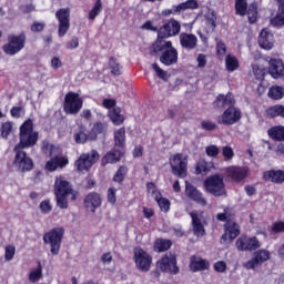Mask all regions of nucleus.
<instances>
[{"label": "nucleus", "mask_w": 284, "mask_h": 284, "mask_svg": "<svg viewBox=\"0 0 284 284\" xmlns=\"http://www.w3.org/2000/svg\"><path fill=\"white\" fill-rule=\"evenodd\" d=\"M257 8L258 7L256 6V3H252L248 7V10H246L245 14H247V19H248L250 23H256V19L258 18V12L256 11Z\"/></svg>", "instance_id": "41"}, {"label": "nucleus", "mask_w": 284, "mask_h": 284, "mask_svg": "<svg viewBox=\"0 0 284 284\" xmlns=\"http://www.w3.org/2000/svg\"><path fill=\"white\" fill-rule=\"evenodd\" d=\"M146 189H148V192L149 194H151V196L155 200V199H159V196H161V192H159L156 190V185H154V183H148L146 184Z\"/></svg>", "instance_id": "53"}, {"label": "nucleus", "mask_w": 284, "mask_h": 284, "mask_svg": "<svg viewBox=\"0 0 284 284\" xmlns=\"http://www.w3.org/2000/svg\"><path fill=\"white\" fill-rule=\"evenodd\" d=\"M204 190L213 196H227L225 182L223 181V175L221 174H214L206 178L204 181Z\"/></svg>", "instance_id": "4"}, {"label": "nucleus", "mask_w": 284, "mask_h": 284, "mask_svg": "<svg viewBox=\"0 0 284 284\" xmlns=\"http://www.w3.org/2000/svg\"><path fill=\"white\" fill-rule=\"evenodd\" d=\"M84 206L87 210H89V212H95L97 207L101 206V195L97 193H90L84 199Z\"/></svg>", "instance_id": "27"}, {"label": "nucleus", "mask_w": 284, "mask_h": 284, "mask_svg": "<svg viewBox=\"0 0 284 284\" xmlns=\"http://www.w3.org/2000/svg\"><path fill=\"white\" fill-rule=\"evenodd\" d=\"M88 141H97V134H85L83 131L75 134V143H85Z\"/></svg>", "instance_id": "38"}, {"label": "nucleus", "mask_w": 284, "mask_h": 284, "mask_svg": "<svg viewBox=\"0 0 284 284\" xmlns=\"http://www.w3.org/2000/svg\"><path fill=\"white\" fill-rule=\"evenodd\" d=\"M114 140H115L114 148H118V150L124 151L123 146L125 145V129L121 128L118 131H115Z\"/></svg>", "instance_id": "31"}, {"label": "nucleus", "mask_w": 284, "mask_h": 284, "mask_svg": "<svg viewBox=\"0 0 284 284\" xmlns=\"http://www.w3.org/2000/svg\"><path fill=\"white\" fill-rule=\"evenodd\" d=\"M268 136L274 141H284V126H275L270 129Z\"/></svg>", "instance_id": "33"}, {"label": "nucleus", "mask_w": 284, "mask_h": 284, "mask_svg": "<svg viewBox=\"0 0 284 284\" xmlns=\"http://www.w3.org/2000/svg\"><path fill=\"white\" fill-rule=\"evenodd\" d=\"M196 174H207L210 172V163L205 160H200L195 169Z\"/></svg>", "instance_id": "45"}, {"label": "nucleus", "mask_w": 284, "mask_h": 284, "mask_svg": "<svg viewBox=\"0 0 284 284\" xmlns=\"http://www.w3.org/2000/svg\"><path fill=\"white\" fill-rule=\"evenodd\" d=\"M215 272H219V274H223L227 270V263L225 261H217L214 264Z\"/></svg>", "instance_id": "55"}, {"label": "nucleus", "mask_w": 284, "mask_h": 284, "mask_svg": "<svg viewBox=\"0 0 284 284\" xmlns=\"http://www.w3.org/2000/svg\"><path fill=\"white\" fill-rule=\"evenodd\" d=\"M268 73L273 79H283L284 63L281 59H271L268 61Z\"/></svg>", "instance_id": "21"}, {"label": "nucleus", "mask_w": 284, "mask_h": 284, "mask_svg": "<svg viewBox=\"0 0 284 284\" xmlns=\"http://www.w3.org/2000/svg\"><path fill=\"white\" fill-rule=\"evenodd\" d=\"M258 45L263 50H272L274 48V36L267 29H263L260 32Z\"/></svg>", "instance_id": "25"}, {"label": "nucleus", "mask_w": 284, "mask_h": 284, "mask_svg": "<svg viewBox=\"0 0 284 284\" xmlns=\"http://www.w3.org/2000/svg\"><path fill=\"white\" fill-rule=\"evenodd\" d=\"M190 267L192 272H202V270H207V267H210V263L205 260L193 257Z\"/></svg>", "instance_id": "30"}, {"label": "nucleus", "mask_w": 284, "mask_h": 284, "mask_svg": "<svg viewBox=\"0 0 284 284\" xmlns=\"http://www.w3.org/2000/svg\"><path fill=\"white\" fill-rule=\"evenodd\" d=\"M236 14L245 17L247 12V0H235Z\"/></svg>", "instance_id": "42"}, {"label": "nucleus", "mask_w": 284, "mask_h": 284, "mask_svg": "<svg viewBox=\"0 0 284 284\" xmlns=\"http://www.w3.org/2000/svg\"><path fill=\"white\" fill-rule=\"evenodd\" d=\"M225 65H226L227 72H234L239 70V60L236 59V57L232 54H227L225 59Z\"/></svg>", "instance_id": "37"}, {"label": "nucleus", "mask_w": 284, "mask_h": 284, "mask_svg": "<svg viewBox=\"0 0 284 284\" xmlns=\"http://www.w3.org/2000/svg\"><path fill=\"white\" fill-rule=\"evenodd\" d=\"M199 8V1L196 0H187L185 2H182L181 4H178L175 8V11H183V10H197Z\"/></svg>", "instance_id": "36"}, {"label": "nucleus", "mask_w": 284, "mask_h": 284, "mask_svg": "<svg viewBox=\"0 0 284 284\" xmlns=\"http://www.w3.org/2000/svg\"><path fill=\"white\" fill-rule=\"evenodd\" d=\"M192 225H193V234L195 236H205V227L203 226V222H201V217L199 214L191 213Z\"/></svg>", "instance_id": "28"}, {"label": "nucleus", "mask_w": 284, "mask_h": 284, "mask_svg": "<svg viewBox=\"0 0 284 284\" xmlns=\"http://www.w3.org/2000/svg\"><path fill=\"white\" fill-rule=\"evenodd\" d=\"M161 212H169L170 211V200L163 197L161 194L155 199Z\"/></svg>", "instance_id": "46"}, {"label": "nucleus", "mask_w": 284, "mask_h": 284, "mask_svg": "<svg viewBox=\"0 0 284 284\" xmlns=\"http://www.w3.org/2000/svg\"><path fill=\"white\" fill-rule=\"evenodd\" d=\"M264 179L271 181V183H284V171L282 170H271L264 173Z\"/></svg>", "instance_id": "29"}, {"label": "nucleus", "mask_w": 284, "mask_h": 284, "mask_svg": "<svg viewBox=\"0 0 284 284\" xmlns=\"http://www.w3.org/2000/svg\"><path fill=\"white\" fill-rule=\"evenodd\" d=\"M271 26H284V4H280L277 14L271 20Z\"/></svg>", "instance_id": "39"}, {"label": "nucleus", "mask_w": 284, "mask_h": 284, "mask_svg": "<svg viewBox=\"0 0 284 284\" xmlns=\"http://www.w3.org/2000/svg\"><path fill=\"white\" fill-rule=\"evenodd\" d=\"M40 210L43 214H49V212H52V205L48 200H44L40 203Z\"/></svg>", "instance_id": "60"}, {"label": "nucleus", "mask_w": 284, "mask_h": 284, "mask_svg": "<svg viewBox=\"0 0 284 284\" xmlns=\"http://www.w3.org/2000/svg\"><path fill=\"white\" fill-rule=\"evenodd\" d=\"M201 128L202 130H207L209 132H212L216 129V123L210 120H204L201 122Z\"/></svg>", "instance_id": "56"}, {"label": "nucleus", "mask_w": 284, "mask_h": 284, "mask_svg": "<svg viewBox=\"0 0 284 284\" xmlns=\"http://www.w3.org/2000/svg\"><path fill=\"white\" fill-rule=\"evenodd\" d=\"M156 265L161 272L168 274H179V266L176 265V254L169 252L161 260L156 262Z\"/></svg>", "instance_id": "11"}, {"label": "nucleus", "mask_w": 284, "mask_h": 284, "mask_svg": "<svg viewBox=\"0 0 284 284\" xmlns=\"http://www.w3.org/2000/svg\"><path fill=\"white\" fill-rule=\"evenodd\" d=\"M125 174H128V168L126 166H120L116 173L113 176V181L115 183H121L125 179Z\"/></svg>", "instance_id": "47"}, {"label": "nucleus", "mask_w": 284, "mask_h": 284, "mask_svg": "<svg viewBox=\"0 0 284 284\" xmlns=\"http://www.w3.org/2000/svg\"><path fill=\"white\" fill-rule=\"evenodd\" d=\"M55 18L59 21L58 37H65L70 30V8L58 10Z\"/></svg>", "instance_id": "17"}, {"label": "nucleus", "mask_w": 284, "mask_h": 284, "mask_svg": "<svg viewBox=\"0 0 284 284\" xmlns=\"http://www.w3.org/2000/svg\"><path fill=\"white\" fill-rule=\"evenodd\" d=\"M250 173V169L246 166H229L226 169V176L233 181V183H241L247 174Z\"/></svg>", "instance_id": "18"}, {"label": "nucleus", "mask_w": 284, "mask_h": 284, "mask_svg": "<svg viewBox=\"0 0 284 284\" xmlns=\"http://www.w3.org/2000/svg\"><path fill=\"white\" fill-rule=\"evenodd\" d=\"M53 192L60 210H68V196L71 201H77V192L72 190L70 182L62 175L55 178Z\"/></svg>", "instance_id": "1"}, {"label": "nucleus", "mask_w": 284, "mask_h": 284, "mask_svg": "<svg viewBox=\"0 0 284 284\" xmlns=\"http://www.w3.org/2000/svg\"><path fill=\"white\" fill-rule=\"evenodd\" d=\"M155 246L158 247L159 252H166V250L172 247V242L170 240H158Z\"/></svg>", "instance_id": "48"}, {"label": "nucleus", "mask_w": 284, "mask_h": 284, "mask_svg": "<svg viewBox=\"0 0 284 284\" xmlns=\"http://www.w3.org/2000/svg\"><path fill=\"white\" fill-rule=\"evenodd\" d=\"M272 254L270 251L265 248L257 250L251 260L243 264L245 270H256V267H261L262 263L270 261Z\"/></svg>", "instance_id": "13"}, {"label": "nucleus", "mask_w": 284, "mask_h": 284, "mask_svg": "<svg viewBox=\"0 0 284 284\" xmlns=\"http://www.w3.org/2000/svg\"><path fill=\"white\" fill-rule=\"evenodd\" d=\"M235 247L239 252H254L261 247V242L256 237L240 236L235 242Z\"/></svg>", "instance_id": "15"}, {"label": "nucleus", "mask_w": 284, "mask_h": 284, "mask_svg": "<svg viewBox=\"0 0 284 284\" xmlns=\"http://www.w3.org/2000/svg\"><path fill=\"white\" fill-rule=\"evenodd\" d=\"M99 161V151L92 150L90 153H83L75 161V168L78 172L88 171Z\"/></svg>", "instance_id": "12"}, {"label": "nucleus", "mask_w": 284, "mask_h": 284, "mask_svg": "<svg viewBox=\"0 0 284 284\" xmlns=\"http://www.w3.org/2000/svg\"><path fill=\"white\" fill-rule=\"evenodd\" d=\"M270 99H274L275 101L281 100L284 97V89L280 85H273L268 90Z\"/></svg>", "instance_id": "35"}, {"label": "nucleus", "mask_w": 284, "mask_h": 284, "mask_svg": "<svg viewBox=\"0 0 284 284\" xmlns=\"http://www.w3.org/2000/svg\"><path fill=\"white\" fill-rule=\"evenodd\" d=\"M153 52H162L160 61L163 65H174L179 61V51L172 45V41L158 39L153 43Z\"/></svg>", "instance_id": "2"}, {"label": "nucleus", "mask_w": 284, "mask_h": 284, "mask_svg": "<svg viewBox=\"0 0 284 284\" xmlns=\"http://www.w3.org/2000/svg\"><path fill=\"white\" fill-rule=\"evenodd\" d=\"M179 41L183 50H196L199 38L193 33L182 32L179 34Z\"/></svg>", "instance_id": "20"}, {"label": "nucleus", "mask_w": 284, "mask_h": 284, "mask_svg": "<svg viewBox=\"0 0 284 284\" xmlns=\"http://www.w3.org/2000/svg\"><path fill=\"white\" fill-rule=\"evenodd\" d=\"M16 156L13 160V165L19 170V172H30L34 168V162L28 156L23 149H17L14 146Z\"/></svg>", "instance_id": "10"}, {"label": "nucleus", "mask_w": 284, "mask_h": 284, "mask_svg": "<svg viewBox=\"0 0 284 284\" xmlns=\"http://www.w3.org/2000/svg\"><path fill=\"white\" fill-rule=\"evenodd\" d=\"M67 50H77L79 48V38L74 37L65 44Z\"/></svg>", "instance_id": "62"}, {"label": "nucleus", "mask_w": 284, "mask_h": 284, "mask_svg": "<svg viewBox=\"0 0 284 284\" xmlns=\"http://www.w3.org/2000/svg\"><path fill=\"white\" fill-rule=\"evenodd\" d=\"M64 232L63 227H55L43 235V242L51 246L50 252L53 256H57L61 250V241Z\"/></svg>", "instance_id": "6"}, {"label": "nucleus", "mask_w": 284, "mask_h": 284, "mask_svg": "<svg viewBox=\"0 0 284 284\" xmlns=\"http://www.w3.org/2000/svg\"><path fill=\"white\" fill-rule=\"evenodd\" d=\"M185 183H186V189H185L186 196H189L191 201L199 203V205H203V206L207 205V200L203 197V193L197 191L196 186L190 184L189 182H185Z\"/></svg>", "instance_id": "22"}, {"label": "nucleus", "mask_w": 284, "mask_h": 284, "mask_svg": "<svg viewBox=\"0 0 284 284\" xmlns=\"http://www.w3.org/2000/svg\"><path fill=\"white\" fill-rule=\"evenodd\" d=\"M83 108V99L75 92H69L64 97L63 111L65 114H79Z\"/></svg>", "instance_id": "8"}, {"label": "nucleus", "mask_w": 284, "mask_h": 284, "mask_svg": "<svg viewBox=\"0 0 284 284\" xmlns=\"http://www.w3.org/2000/svg\"><path fill=\"white\" fill-rule=\"evenodd\" d=\"M23 114H26V109H23L22 106H13L11 109V116H13L14 119H19L23 116Z\"/></svg>", "instance_id": "57"}, {"label": "nucleus", "mask_w": 284, "mask_h": 284, "mask_svg": "<svg viewBox=\"0 0 284 284\" xmlns=\"http://www.w3.org/2000/svg\"><path fill=\"white\" fill-rule=\"evenodd\" d=\"M45 28V22H33L31 26V32H43Z\"/></svg>", "instance_id": "63"}, {"label": "nucleus", "mask_w": 284, "mask_h": 284, "mask_svg": "<svg viewBox=\"0 0 284 284\" xmlns=\"http://www.w3.org/2000/svg\"><path fill=\"white\" fill-rule=\"evenodd\" d=\"M152 68H153L154 72L156 73V77H159V79H162V81H168V72H165L163 69H161V67H159L158 63H153Z\"/></svg>", "instance_id": "49"}, {"label": "nucleus", "mask_w": 284, "mask_h": 284, "mask_svg": "<svg viewBox=\"0 0 284 284\" xmlns=\"http://www.w3.org/2000/svg\"><path fill=\"white\" fill-rule=\"evenodd\" d=\"M133 261L140 272H150V267H152V256L148 251L142 247H135L133 251Z\"/></svg>", "instance_id": "9"}, {"label": "nucleus", "mask_w": 284, "mask_h": 284, "mask_svg": "<svg viewBox=\"0 0 284 284\" xmlns=\"http://www.w3.org/2000/svg\"><path fill=\"white\" fill-rule=\"evenodd\" d=\"M181 33V23L179 21L171 19L163 27L160 28L158 32V39H170V37H176Z\"/></svg>", "instance_id": "14"}, {"label": "nucleus", "mask_w": 284, "mask_h": 284, "mask_svg": "<svg viewBox=\"0 0 284 284\" xmlns=\"http://www.w3.org/2000/svg\"><path fill=\"white\" fill-rule=\"evenodd\" d=\"M266 114L270 116V119H275V116H282V119H284V105H272L266 110Z\"/></svg>", "instance_id": "32"}, {"label": "nucleus", "mask_w": 284, "mask_h": 284, "mask_svg": "<svg viewBox=\"0 0 284 284\" xmlns=\"http://www.w3.org/2000/svg\"><path fill=\"white\" fill-rule=\"evenodd\" d=\"M55 148L51 145L48 141L42 142V152L48 156H52Z\"/></svg>", "instance_id": "54"}, {"label": "nucleus", "mask_w": 284, "mask_h": 284, "mask_svg": "<svg viewBox=\"0 0 284 284\" xmlns=\"http://www.w3.org/2000/svg\"><path fill=\"white\" fill-rule=\"evenodd\" d=\"M103 10V2L101 0H97L91 12H89V19L91 21H94L99 14H101V11Z\"/></svg>", "instance_id": "40"}, {"label": "nucleus", "mask_w": 284, "mask_h": 284, "mask_svg": "<svg viewBox=\"0 0 284 284\" xmlns=\"http://www.w3.org/2000/svg\"><path fill=\"white\" fill-rule=\"evenodd\" d=\"M216 52L219 57H225V54L227 53V47L220 41L216 43Z\"/></svg>", "instance_id": "61"}, {"label": "nucleus", "mask_w": 284, "mask_h": 284, "mask_svg": "<svg viewBox=\"0 0 284 284\" xmlns=\"http://www.w3.org/2000/svg\"><path fill=\"white\" fill-rule=\"evenodd\" d=\"M234 95L232 93H227L226 95L220 94L217 95L216 100L213 102L214 108L217 110H223L224 108H234Z\"/></svg>", "instance_id": "23"}, {"label": "nucleus", "mask_w": 284, "mask_h": 284, "mask_svg": "<svg viewBox=\"0 0 284 284\" xmlns=\"http://www.w3.org/2000/svg\"><path fill=\"white\" fill-rule=\"evenodd\" d=\"M241 121V110L230 106L227 108L222 115L217 116V123L220 125H234Z\"/></svg>", "instance_id": "16"}, {"label": "nucleus", "mask_w": 284, "mask_h": 284, "mask_svg": "<svg viewBox=\"0 0 284 284\" xmlns=\"http://www.w3.org/2000/svg\"><path fill=\"white\" fill-rule=\"evenodd\" d=\"M123 150L114 146L112 151L108 152L102 158V165H108L110 163H119V161H121V156H123Z\"/></svg>", "instance_id": "26"}, {"label": "nucleus", "mask_w": 284, "mask_h": 284, "mask_svg": "<svg viewBox=\"0 0 284 284\" xmlns=\"http://www.w3.org/2000/svg\"><path fill=\"white\" fill-rule=\"evenodd\" d=\"M169 163L174 176H179V179L187 176V155L183 153L173 154L170 156Z\"/></svg>", "instance_id": "5"}, {"label": "nucleus", "mask_w": 284, "mask_h": 284, "mask_svg": "<svg viewBox=\"0 0 284 284\" xmlns=\"http://www.w3.org/2000/svg\"><path fill=\"white\" fill-rule=\"evenodd\" d=\"M16 252H17V248H14L13 245H8V246H6V250H4V260H6V261H12V258H14Z\"/></svg>", "instance_id": "51"}, {"label": "nucleus", "mask_w": 284, "mask_h": 284, "mask_svg": "<svg viewBox=\"0 0 284 284\" xmlns=\"http://www.w3.org/2000/svg\"><path fill=\"white\" fill-rule=\"evenodd\" d=\"M110 119L114 125H121L123 121H125V116L121 114V108H113L112 112L110 113Z\"/></svg>", "instance_id": "34"}, {"label": "nucleus", "mask_w": 284, "mask_h": 284, "mask_svg": "<svg viewBox=\"0 0 284 284\" xmlns=\"http://www.w3.org/2000/svg\"><path fill=\"white\" fill-rule=\"evenodd\" d=\"M68 163V158L55 155L47 162L45 170H48L49 172H55V170H62V168H65Z\"/></svg>", "instance_id": "24"}, {"label": "nucleus", "mask_w": 284, "mask_h": 284, "mask_svg": "<svg viewBox=\"0 0 284 284\" xmlns=\"http://www.w3.org/2000/svg\"><path fill=\"white\" fill-rule=\"evenodd\" d=\"M197 61V68H205L207 65V57L205 54L200 53L196 58Z\"/></svg>", "instance_id": "64"}, {"label": "nucleus", "mask_w": 284, "mask_h": 284, "mask_svg": "<svg viewBox=\"0 0 284 284\" xmlns=\"http://www.w3.org/2000/svg\"><path fill=\"white\" fill-rule=\"evenodd\" d=\"M106 131H108V124L98 122L93 125L90 133L95 134V139H97L99 134H105Z\"/></svg>", "instance_id": "44"}, {"label": "nucleus", "mask_w": 284, "mask_h": 284, "mask_svg": "<svg viewBox=\"0 0 284 284\" xmlns=\"http://www.w3.org/2000/svg\"><path fill=\"white\" fill-rule=\"evenodd\" d=\"M222 155L225 159V161H232L234 159V150L232 146H224L222 149Z\"/></svg>", "instance_id": "50"}, {"label": "nucleus", "mask_w": 284, "mask_h": 284, "mask_svg": "<svg viewBox=\"0 0 284 284\" xmlns=\"http://www.w3.org/2000/svg\"><path fill=\"white\" fill-rule=\"evenodd\" d=\"M205 152L209 156L214 159V158L219 156V153L221 152V150L219 149V146L211 144V145L206 146Z\"/></svg>", "instance_id": "52"}, {"label": "nucleus", "mask_w": 284, "mask_h": 284, "mask_svg": "<svg viewBox=\"0 0 284 284\" xmlns=\"http://www.w3.org/2000/svg\"><path fill=\"white\" fill-rule=\"evenodd\" d=\"M39 141V132L34 131L32 120H27L20 126V142L16 145L17 150H26V148H32L37 145Z\"/></svg>", "instance_id": "3"}, {"label": "nucleus", "mask_w": 284, "mask_h": 284, "mask_svg": "<svg viewBox=\"0 0 284 284\" xmlns=\"http://www.w3.org/2000/svg\"><path fill=\"white\" fill-rule=\"evenodd\" d=\"M39 278H41V268H36L30 272L29 281H31L32 283H37V281H39Z\"/></svg>", "instance_id": "59"}, {"label": "nucleus", "mask_w": 284, "mask_h": 284, "mask_svg": "<svg viewBox=\"0 0 284 284\" xmlns=\"http://www.w3.org/2000/svg\"><path fill=\"white\" fill-rule=\"evenodd\" d=\"M225 232L224 234L221 236V243H232V241H234V239H236V236H239L241 234V230L239 229V224H236L235 222H227L224 225Z\"/></svg>", "instance_id": "19"}, {"label": "nucleus", "mask_w": 284, "mask_h": 284, "mask_svg": "<svg viewBox=\"0 0 284 284\" xmlns=\"http://www.w3.org/2000/svg\"><path fill=\"white\" fill-rule=\"evenodd\" d=\"M10 132H12V124L10 122H4L2 124V131H1L3 139H7L10 135Z\"/></svg>", "instance_id": "58"}, {"label": "nucleus", "mask_w": 284, "mask_h": 284, "mask_svg": "<svg viewBox=\"0 0 284 284\" xmlns=\"http://www.w3.org/2000/svg\"><path fill=\"white\" fill-rule=\"evenodd\" d=\"M26 48V33H21L19 36H10L8 38V43L2 47L4 54H9V57H14V54H19L21 50Z\"/></svg>", "instance_id": "7"}, {"label": "nucleus", "mask_w": 284, "mask_h": 284, "mask_svg": "<svg viewBox=\"0 0 284 284\" xmlns=\"http://www.w3.org/2000/svg\"><path fill=\"white\" fill-rule=\"evenodd\" d=\"M109 68L111 70V74H114L115 77L121 74V63H119V60L110 58Z\"/></svg>", "instance_id": "43"}]
</instances>
